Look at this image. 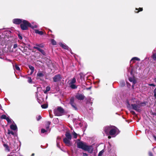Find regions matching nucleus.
<instances>
[{
	"instance_id": "obj_1",
	"label": "nucleus",
	"mask_w": 156,
	"mask_h": 156,
	"mask_svg": "<svg viewBox=\"0 0 156 156\" xmlns=\"http://www.w3.org/2000/svg\"><path fill=\"white\" fill-rule=\"evenodd\" d=\"M77 147L79 148L87 151L90 153L92 152L93 149L91 146H89L86 144V143L83 141H80L77 143Z\"/></svg>"
},
{
	"instance_id": "obj_2",
	"label": "nucleus",
	"mask_w": 156,
	"mask_h": 156,
	"mask_svg": "<svg viewBox=\"0 0 156 156\" xmlns=\"http://www.w3.org/2000/svg\"><path fill=\"white\" fill-rule=\"evenodd\" d=\"M22 22L20 25L21 29L23 30H27L28 27H30L32 29L34 28V26H32L31 23L28 21L24 20H23Z\"/></svg>"
},
{
	"instance_id": "obj_3",
	"label": "nucleus",
	"mask_w": 156,
	"mask_h": 156,
	"mask_svg": "<svg viewBox=\"0 0 156 156\" xmlns=\"http://www.w3.org/2000/svg\"><path fill=\"white\" fill-rule=\"evenodd\" d=\"M64 112V109L61 107H58L57 109H54V113L55 115L62 116Z\"/></svg>"
},
{
	"instance_id": "obj_4",
	"label": "nucleus",
	"mask_w": 156,
	"mask_h": 156,
	"mask_svg": "<svg viewBox=\"0 0 156 156\" xmlns=\"http://www.w3.org/2000/svg\"><path fill=\"white\" fill-rule=\"evenodd\" d=\"M146 103L144 102H141L140 104H132L131 106L132 108L137 112H140L141 110L139 109L140 106H143L146 105Z\"/></svg>"
},
{
	"instance_id": "obj_5",
	"label": "nucleus",
	"mask_w": 156,
	"mask_h": 156,
	"mask_svg": "<svg viewBox=\"0 0 156 156\" xmlns=\"http://www.w3.org/2000/svg\"><path fill=\"white\" fill-rule=\"evenodd\" d=\"M62 79L61 76L60 74L55 75L53 78V82H57L60 81Z\"/></svg>"
},
{
	"instance_id": "obj_6",
	"label": "nucleus",
	"mask_w": 156,
	"mask_h": 156,
	"mask_svg": "<svg viewBox=\"0 0 156 156\" xmlns=\"http://www.w3.org/2000/svg\"><path fill=\"white\" fill-rule=\"evenodd\" d=\"M75 97L78 100H83L85 98V96L82 94L78 93L76 95Z\"/></svg>"
},
{
	"instance_id": "obj_7",
	"label": "nucleus",
	"mask_w": 156,
	"mask_h": 156,
	"mask_svg": "<svg viewBox=\"0 0 156 156\" xmlns=\"http://www.w3.org/2000/svg\"><path fill=\"white\" fill-rule=\"evenodd\" d=\"M117 129V128L116 127L114 128H111L108 133V135L111 136L115 135L116 134Z\"/></svg>"
},
{
	"instance_id": "obj_8",
	"label": "nucleus",
	"mask_w": 156,
	"mask_h": 156,
	"mask_svg": "<svg viewBox=\"0 0 156 156\" xmlns=\"http://www.w3.org/2000/svg\"><path fill=\"white\" fill-rule=\"evenodd\" d=\"M23 19H14L12 20V22L13 23L19 25L21 24L22 22Z\"/></svg>"
},
{
	"instance_id": "obj_9",
	"label": "nucleus",
	"mask_w": 156,
	"mask_h": 156,
	"mask_svg": "<svg viewBox=\"0 0 156 156\" xmlns=\"http://www.w3.org/2000/svg\"><path fill=\"white\" fill-rule=\"evenodd\" d=\"M70 140L69 139L67 138H65L63 139V142L65 144L68 146H70L71 145V143H70Z\"/></svg>"
},
{
	"instance_id": "obj_10",
	"label": "nucleus",
	"mask_w": 156,
	"mask_h": 156,
	"mask_svg": "<svg viewBox=\"0 0 156 156\" xmlns=\"http://www.w3.org/2000/svg\"><path fill=\"white\" fill-rule=\"evenodd\" d=\"M111 128V127L109 126H106L104 128V131L106 134L108 135Z\"/></svg>"
},
{
	"instance_id": "obj_11",
	"label": "nucleus",
	"mask_w": 156,
	"mask_h": 156,
	"mask_svg": "<svg viewBox=\"0 0 156 156\" xmlns=\"http://www.w3.org/2000/svg\"><path fill=\"white\" fill-rule=\"evenodd\" d=\"M33 48L37 49V50L41 52V54L44 56L46 55V53L45 51L43 49L40 48L39 47H36V46H34Z\"/></svg>"
},
{
	"instance_id": "obj_12",
	"label": "nucleus",
	"mask_w": 156,
	"mask_h": 156,
	"mask_svg": "<svg viewBox=\"0 0 156 156\" xmlns=\"http://www.w3.org/2000/svg\"><path fill=\"white\" fill-rule=\"evenodd\" d=\"M37 77L38 79H39L41 80H42V78H43L44 76V75L41 72H38L37 74Z\"/></svg>"
},
{
	"instance_id": "obj_13",
	"label": "nucleus",
	"mask_w": 156,
	"mask_h": 156,
	"mask_svg": "<svg viewBox=\"0 0 156 156\" xmlns=\"http://www.w3.org/2000/svg\"><path fill=\"white\" fill-rule=\"evenodd\" d=\"M65 135L66 137L65 138H67L70 140L71 139L72 136L70 134L69 131H66V132Z\"/></svg>"
},
{
	"instance_id": "obj_14",
	"label": "nucleus",
	"mask_w": 156,
	"mask_h": 156,
	"mask_svg": "<svg viewBox=\"0 0 156 156\" xmlns=\"http://www.w3.org/2000/svg\"><path fill=\"white\" fill-rule=\"evenodd\" d=\"M35 32L36 34H39L40 35H42L44 34V32L42 31H40L39 30H38L36 29L35 30Z\"/></svg>"
},
{
	"instance_id": "obj_15",
	"label": "nucleus",
	"mask_w": 156,
	"mask_h": 156,
	"mask_svg": "<svg viewBox=\"0 0 156 156\" xmlns=\"http://www.w3.org/2000/svg\"><path fill=\"white\" fill-rule=\"evenodd\" d=\"M10 128L13 130H15L17 129V127L16 125L12 124L10 126Z\"/></svg>"
},
{
	"instance_id": "obj_16",
	"label": "nucleus",
	"mask_w": 156,
	"mask_h": 156,
	"mask_svg": "<svg viewBox=\"0 0 156 156\" xmlns=\"http://www.w3.org/2000/svg\"><path fill=\"white\" fill-rule=\"evenodd\" d=\"M28 67H29V68L31 70V72L30 73V74H32L33 73V72H34V67L33 66H32L30 65H29Z\"/></svg>"
},
{
	"instance_id": "obj_17",
	"label": "nucleus",
	"mask_w": 156,
	"mask_h": 156,
	"mask_svg": "<svg viewBox=\"0 0 156 156\" xmlns=\"http://www.w3.org/2000/svg\"><path fill=\"white\" fill-rule=\"evenodd\" d=\"M4 147L5 148V151H10V149H9V147L8 144H3Z\"/></svg>"
},
{
	"instance_id": "obj_18",
	"label": "nucleus",
	"mask_w": 156,
	"mask_h": 156,
	"mask_svg": "<svg viewBox=\"0 0 156 156\" xmlns=\"http://www.w3.org/2000/svg\"><path fill=\"white\" fill-rule=\"evenodd\" d=\"M60 46L62 48H63L67 50L68 49V47L66 45L64 44H63L62 43H61L60 44Z\"/></svg>"
},
{
	"instance_id": "obj_19",
	"label": "nucleus",
	"mask_w": 156,
	"mask_h": 156,
	"mask_svg": "<svg viewBox=\"0 0 156 156\" xmlns=\"http://www.w3.org/2000/svg\"><path fill=\"white\" fill-rule=\"evenodd\" d=\"M143 10V9L142 8H136L135 10V12L136 13H138L139 12L142 11Z\"/></svg>"
},
{
	"instance_id": "obj_20",
	"label": "nucleus",
	"mask_w": 156,
	"mask_h": 156,
	"mask_svg": "<svg viewBox=\"0 0 156 156\" xmlns=\"http://www.w3.org/2000/svg\"><path fill=\"white\" fill-rule=\"evenodd\" d=\"M135 60L139 61L140 60V59L136 57H133L131 59V61H133V63H135Z\"/></svg>"
},
{
	"instance_id": "obj_21",
	"label": "nucleus",
	"mask_w": 156,
	"mask_h": 156,
	"mask_svg": "<svg viewBox=\"0 0 156 156\" xmlns=\"http://www.w3.org/2000/svg\"><path fill=\"white\" fill-rule=\"evenodd\" d=\"M76 82V79L75 77H74L71 80L70 83L71 84H73Z\"/></svg>"
},
{
	"instance_id": "obj_22",
	"label": "nucleus",
	"mask_w": 156,
	"mask_h": 156,
	"mask_svg": "<svg viewBox=\"0 0 156 156\" xmlns=\"http://www.w3.org/2000/svg\"><path fill=\"white\" fill-rule=\"evenodd\" d=\"M70 87L72 89H75L77 88V86L74 84H71L70 86Z\"/></svg>"
},
{
	"instance_id": "obj_23",
	"label": "nucleus",
	"mask_w": 156,
	"mask_h": 156,
	"mask_svg": "<svg viewBox=\"0 0 156 156\" xmlns=\"http://www.w3.org/2000/svg\"><path fill=\"white\" fill-rule=\"evenodd\" d=\"M41 107L42 108L45 109L48 108V104H44L41 105Z\"/></svg>"
},
{
	"instance_id": "obj_24",
	"label": "nucleus",
	"mask_w": 156,
	"mask_h": 156,
	"mask_svg": "<svg viewBox=\"0 0 156 156\" xmlns=\"http://www.w3.org/2000/svg\"><path fill=\"white\" fill-rule=\"evenodd\" d=\"M73 103H74V98L73 97H72L70 99L69 103L71 104Z\"/></svg>"
},
{
	"instance_id": "obj_25",
	"label": "nucleus",
	"mask_w": 156,
	"mask_h": 156,
	"mask_svg": "<svg viewBox=\"0 0 156 156\" xmlns=\"http://www.w3.org/2000/svg\"><path fill=\"white\" fill-rule=\"evenodd\" d=\"M51 44L53 45H55L57 44L56 41L53 39H51Z\"/></svg>"
},
{
	"instance_id": "obj_26",
	"label": "nucleus",
	"mask_w": 156,
	"mask_h": 156,
	"mask_svg": "<svg viewBox=\"0 0 156 156\" xmlns=\"http://www.w3.org/2000/svg\"><path fill=\"white\" fill-rule=\"evenodd\" d=\"M15 68L16 70L18 71H20V69L18 66L16 64L15 66Z\"/></svg>"
},
{
	"instance_id": "obj_27",
	"label": "nucleus",
	"mask_w": 156,
	"mask_h": 156,
	"mask_svg": "<svg viewBox=\"0 0 156 156\" xmlns=\"http://www.w3.org/2000/svg\"><path fill=\"white\" fill-rule=\"evenodd\" d=\"M8 134H11L13 135H14V133L12 131H10L9 129H8Z\"/></svg>"
},
{
	"instance_id": "obj_28",
	"label": "nucleus",
	"mask_w": 156,
	"mask_h": 156,
	"mask_svg": "<svg viewBox=\"0 0 156 156\" xmlns=\"http://www.w3.org/2000/svg\"><path fill=\"white\" fill-rule=\"evenodd\" d=\"M36 47H38L40 48H43L44 47V45L42 44H36L35 45Z\"/></svg>"
},
{
	"instance_id": "obj_29",
	"label": "nucleus",
	"mask_w": 156,
	"mask_h": 156,
	"mask_svg": "<svg viewBox=\"0 0 156 156\" xmlns=\"http://www.w3.org/2000/svg\"><path fill=\"white\" fill-rule=\"evenodd\" d=\"M73 137L75 139H76L77 137V134L75 132H73Z\"/></svg>"
},
{
	"instance_id": "obj_30",
	"label": "nucleus",
	"mask_w": 156,
	"mask_h": 156,
	"mask_svg": "<svg viewBox=\"0 0 156 156\" xmlns=\"http://www.w3.org/2000/svg\"><path fill=\"white\" fill-rule=\"evenodd\" d=\"M7 118L6 116L5 115H3L0 117V118L2 119H6Z\"/></svg>"
},
{
	"instance_id": "obj_31",
	"label": "nucleus",
	"mask_w": 156,
	"mask_h": 156,
	"mask_svg": "<svg viewBox=\"0 0 156 156\" xmlns=\"http://www.w3.org/2000/svg\"><path fill=\"white\" fill-rule=\"evenodd\" d=\"M79 74L81 79H82L84 78V75L83 73H81Z\"/></svg>"
},
{
	"instance_id": "obj_32",
	"label": "nucleus",
	"mask_w": 156,
	"mask_h": 156,
	"mask_svg": "<svg viewBox=\"0 0 156 156\" xmlns=\"http://www.w3.org/2000/svg\"><path fill=\"white\" fill-rule=\"evenodd\" d=\"M104 152V151L103 150H102L99 153L98 156H101L102 154H103Z\"/></svg>"
},
{
	"instance_id": "obj_33",
	"label": "nucleus",
	"mask_w": 156,
	"mask_h": 156,
	"mask_svg": "<svg viewBox=\"0 0 156 156\" xmlns=\"http://www.w3.org/2000/svg\"><path fill=\"white\" fill-rule=\"evenodd\" d=\"M152 57L154 60L155 61L156 60V55L154 53L152 55Z\"/></svg>"
},
{
	"instance_id": "obj_34",
	"label": "nucleus",
	"mask_w": 156,
	"mask_h": 156,
	"mask_svg": "<svg viewBox=\"0 0 156 156\" xmlns=\"http://www.w3.org/2000/svg\"><path fill=\"white\" fill-rule=\"evenodd\" d=\"M28 83H31L32 82V80L31 79V78L30 77H28Z\"/></svg>"
},
{
	"instance_id": "obj_35",
	"label": "nucleus",
	"mask_w": 156,
	"mask_h": 156,
	"mask_svg": "<svg viewBox=\"0 0 156 156\" xmlns=\"http://www.w3.org/2000/svg\"><path fill=\"white\" fill-rule=\"evenodd\" d=\"M47 130H45L44 129H41V133H44L47 131Z\"/></svg>"
},
{
	"instance_id": "obj_36",
	"label": "nucleus",
	"mask_w": 156,
	"mask_h": 156,
	"mask_svg": "<svg viewBox=\"0 0 156 156\" xmlns=\"http://www.w3.org/2000/svg\"><path fill=\"white\" fill-rule=\"evenodd\" d=\"M8 122V123H11L12 122L10 119H9V117H7L5 119Z\"/></svg>"
},
{
	"instance_id": "obj_37",
	"label": "nucleus",
	"mask_w": 156,
	"mask_h": 156,
	"mask_svg": "<svg viewBox=\"0 0 156 156\" xmlns=\"http://www.w3.org/2000/svg\"><path fill=\"white\" fill-rule=\"evenodd\" d=\"M154 96L155 98H156V88H155L154 90Z\"/></svg>"
},
{
	"instance_id": "obj_38",
	"label": "nucleus",
	"mask_w": 156,
	"mask_h": 156,
	"mask_svg": "<svg viewBox=\"0 0 156 156\" xmlns=\"http://www.w3.org/2000/svg\"><path fill=\"white\" fill-rule=\"evenodd\" d=\"M72 106L74 108V109L75 110H77V108L76 107V104L73 105Z\"/></svg>"
},
{
	"instance_id": "obj_39",
	"label": "nucleus",
	"mask_w": 156,
	"mask_h": 156,
	"mask_svg": "<svg viewBox=\"0 0 156 156\" xmlns=\"http://www.w3.org/2000/svg\"><path fill=\"white\" fill-rule=\"evenodd\" d=\"M50 87L49 86H47L46 88V90L48 92L50 91Z\"/></svg>"
},
{
	"instance_id": "obj_40",
	"label": "nucleus",
	"mask_w": 156,
	"mask_h": 156,
	"mask_svg": "<svg viewBox=\"0 0 156 156\" xmlns=\"http://www.w3.org/2000/svg\"><path fill=\"white\" fill-rule=\"evenodd\" d=\"M18 47V45L17 44H15L13 45V48H16Z\"/></svg>"
},
{
	"instance_id": "obj_41",
	"label": "nucleus",
	"mask_w": 156,
	"mask_h": 156,
	"mask_svg": "<svg viewBox=\"0 0 156 156\" xmlns=\"http://www.w3.org/2000/svg\"><path fill=\"white\" fill-rule=\"evenodd\" d=\"M25 44L24 43H23L22 44V46L19 45V46L20 47L23 48H25Z\"/></svg>"
},
{
	"instance_id": "obj_42",
	"label": "nucleus",
	"mask_w": 156,
	"mask_h": 156,
	"mask_svg": "<svg viewBox=\"0 0 156 156\" xmlns=\"http://www.w3.org/2000/svg\"><path fill=\"white\" fill-rule=\"evenodd\" d=\"M133 80L134 79L132 77H130L129 78V80L130 82H132V81H133Z\"/></svg>"
},
{
	"instance_id": "obj_43",
	"label": "nucleus",
	"mask_w": 156,
	"mask_h": 156,
	"mask_svg": "<svg viewBox=\"0 0 156 156\" xmlns=\"http://www.w3.org/2000/svg\"><path fill=\"white\" fill-rule=\"evenodd\" d=\"M18 36L19 38L20 39L22 40V39L23 38H22V36H21V35L20 34H19L18 35Z\"/></svg>"
},
{
	"instance_id": "obj_44",
	"label": "nucleus",
	"mask_w": 156,
	"mask_h": 156,
	"mask_svg": "<svg viewBox=\"0 0 156 156\" xmlns=\"http://www.w3.org/2000/svg\"><path fill=\"white\" fill-rule=\"evenodd\" d=\"M49 125H46V129L47 130H49Z\"/></svg>"
},
{
	"instance_id": "obj_45",
	"label": "nucleus",
	"mask_w": 156,
	"mask_h": 156,
	"mask_svg": "<svg viewBox=\"0 0 156 156\" xmlns=\"http://www.w3.org/2000/svg\"><path fill=\"white\" fill-rule=\"evenodd\" d=\"M41 119V117L40 115H39L38 118H37V120L38 121H39L40 119Z\"/></svg>"
},
{
	"instance_id": "obj_46",
	"label": "nucleus",
	"mask_w": 156,
	"mask_h": 156,
	"mask_svg": "<svg viewBox=\"0 0 156 156\" xmlns=\"http://www.w3.org/2000/svg\"><path fill=\"white\" fill-rule=\"evenodd\" d=\"M130 112L133 115H135L136 114L135 112L134 111H132Z\"/></svg>"
},
{
	"instance_id": "obj_47",
	"label": "nucleus",
	"mask_w": 156,
	"mask_h": 156,
	"mask_svg": "<svg viewBox=\"0 0 156 156\" xmlns=\"http://www.w3.org/2000/svg\"><path fill=\"white\" fill-rule=\"evenodd\" d=\"M47 123V124L46 125H49V126H50V125L51 124V122H50V121H47L46 122Z\"/></svg>"
},
{
	"instance_id": "obj_48",
	"label": "nucleus",
	"mask_w": 156,
	"mask_h": 156,
	"mask_svg": "<svg viewBox=\"0 0 156 156\" xmlns=\"http://www.w3.org/2000/svg\"><path fill=\"white\" fill-rule=\"evenodd\" d=\"M148 85L150 86H153V87L155 86V85L154 83L150 84H149Z\"/></svg>"
},
{
	"instance_id": "obj_49",
	"label": "nucleus",
	"mask_w": 156,
	"mask_h": 156,
	"mask_svg": "<svg viewBox=\"0 0 156 156\" xmlns=\"http://www.w3.org/2000/svg\"><path fill=\"white\" fill-rule=\"evenodd\" d=\"M149 156H153V154L151 152H149Z\"/></svg>"
},
{
	"instance_id": "obj_50",
	"label": "nucleus",
	"mask_w": 156,
	"mask_h": 156,
	"mask_svg": "<svg viewBox=\"0 0 156 156\" xmlns=\"http://www.w3.org/2000/svg\"><path fill=\"white\" fill-rule=\"evenodd\" d=\"M132 82H133V84L134 85L136 83V81L134 79V80H133V81H132Z\"/></svg>"
},
{
	"instance_id": "obj_51",
	"label": "nucleus",
	"mask_w": 156,
	"mask_h": 156,
	"mask_svg": "<svg viewBox=\"0 0 156 156\" xmlns=\"http://www.w3.org/2000/svg\"><path fill=\"white\" fill-rule=\"evenodd\" d=\"M83 156H88V154L86 153H83Z\"/></svg>"
},
{
	"instance_id": "obj_52",
	"label": "nucleus",
	"mask_w": 156,
	"mask_h": 156,
	"mask_svg": "<svg viewBox=\"0 0 156 156\" xmlns=\"http://www.w3.org/2000/svg\"><path fill=\"white\" fill-rule=\"evenodd\" d=\"M153 136L154 140L156 141V136L155 135H154Z\"/></svg>"
},
{
	"instance_id": "obj_53",
	"label": "nucleus",
	"mask_w": 156,
	"mask_h": 156,
	"mask_svg": "<svg viewBox=\"0 0 156 156\" xmlns=\"http://www.w3.org/2000/svg\"><path fill=\"white\" fill-rule=\"evenodd\" d=\"M70 104L72 106H73V105H74L76 104L74 102V103H71V104Z\"/></svg>"
},
{
	"instance_id": "obj_54",
	"label": "nucleus",
	"mask_w": 156,
	"mask_h": 156,
	"mask_svg": "<svg viewBox=\"0 0 156 156\" xmlns=\"http://www.w3.org/2000/svg\"><path fill=\"white\" fill-rule=\"evenodd\" d=\"M48 91H47V90H45L44 91V94H46L47 93V92H48Z\"/></svg>"
},
{
	"instance_id": "obj_55",
	"label": "nucleus",
	"mask_w": 156,
	"mask_h": 156,
	"mask_svg": "<svg viewBox=\"0 0 156 156\" xmlns=\"http://www.w3.org/2000/svg\"><path fill=\"white\" fill-rule=\"evenodd\" d=\"M91 87H89V88H87V90H90V89H91Z\"/></svg>"
},
{
	"instance_id": "obj_56",
	"label": "nucleus",
	"mask_w": 156,
	"mask_h": 156,
	"mask_svg": "<svg viewBox=\"0 0 156 156\" xmlns=\"http://www.w3.org/2000/svg\"><path fill=\"white\" fill-rule=\"evenodd\" d=\"M152 114L156 116V112L153 113Z\"/></svg>"
},
{
	"instance_id": "obj_57",
	"label": "nucleus",
	"mask_w": 156,
	"mask_h": 156,
	"mask_svg": "<svg viewBox=\"0 0 156 156\" xmlns=\"http://www.w3.org/2000/svg\"><path fill=\"white\" fill-rule=\"evenodd\" d=\"M111 137L110 136H108V138L109 139H111Z\"/></svg>"
},
{
	"instance_id": "obj_58",
	"label": "nucleus",
	"mask_w": 156,
	"mask_h": 156,
	"mask_svg": "<svg viewBox=\"0 0 156 156\" xmlns=\"http://www.w3.org/2000/svg\"><path fill=\"white\" fill-rule=\"evenodd\" d=\"M37 25H35L34 26V28H37Z\"/></svg>"
},
{
	"instance_id": "obj_59",
	"label": "nucleus",
	"mask_w": 156,
	"mask_h": 156,
	"mask_svg": "<svg viewBox=\"0 0 156 156\" xmlns=\"http://www.w3.org/2000/svg\"><path fill=\"white\" fill-rule=\"evenodd\" d=\"M34 154L33 153L32 154L31 156H34Z\"/></svg>"
},
{
	"instance_id": "obj_60",
	"label": "nucleus",
	"mask_w": 156,
	"mask_h": 156,
	"mask_svg": "<svg viewBox=\"0 0 156 156\" xmlns=\"http://www.w3.org/2000/svg\"><path fill=\"white\" fill-rule=\"evenodd\" d=\"M130 73L131 74H132V73H133V71L132 70H131L130 72Z\"/></svg>"
},
{
	"instance_id": "obj_61",
	"label": "nucleus",
	"mask_w": 156,
	"mask_h": 156,
	"mask_svg": "<svg viewBox=\"0 0 156 156\" xmlns=\"http://www.w3.org/2000/svg\"><path fill=\"white\" fill-rule=\"evenodd\" d=\"M154 81L156 82V78H155L154 80Z\"/></svg>"
},
{
	"instance_id": "obj_62",
	"label": "nucleus",
	"mask_w": 156,
	"mask_h": 156,
	"mask_svg": "<svg viewBox=\"0 0 156 156\" xmlns=\"http://www.w3.org/2000/svg\"><path fill=\"white\" fill-rule=\"evenodd\" d=\"M134 85H133H133H132V87H133V88H134Z\"/></svg>"
},
{
	"instance_id": "obj_63",
	"label": "nucleus",
	"mask_w": 156,
	"mask_h": 156,
	"mask_svg": "<svg viewBox=\"0 0 156 156\" xmlns=\"http://www.w3.org/2000/svg\"><path fill=\"white\" fill-rule=\"evenodd\" d=\"M28 46H29V47H30V44H28Z\"/></svg>"
},
{
	"instance_id": "obj_64",
	"label": "nucleus",
	"mask_w": 156,
	"mask_h": 156,
	"mask_svg": "<svg viewBox=\"0 0 156 156\" xmlns=\"http://www.w3.org/2000/svg\"><path fill=\"white\" fill-rule=\"evenodd\" d=\"M8 156H11L10 155H8Z\"/></svg>"
}]
</instances>
